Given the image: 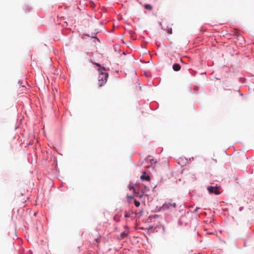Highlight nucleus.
Instances as JSON below:
<instances>
[{"instance_id": "nucleus-6", "label": "nucleus", "mask_w": 254, "mask_h": 254, "mask_svg": "<svg viewBox=\"0 0 254 254\" xmlns=\"http://www.w3.org/2000/svg\"><path fill=\"white\" fill-rule=\"evenodd\" d=\"M144 7L146 9L148 10H152V6L149 4H144Z\"/></svg>"}, {"instance_id": "nucleus-7", "label": "nucleus", "mask_w": 254, "mask_h": 254, "mask_svg": "<svg viewBox=\"0 0 254 254\" xmlns=\"http://www.w3.org/2000/svg\"><path fill=\"white\" fill-rule=\"evenodd\" d=\"M134 203L135 206L137 207H139L140 205V202L136 200H134Z\"/></svg>"}, {"instance_id": "nucleus-5", "label": "nucleus", "mask_w": 254, "mask_h": 254, "mask_svg": "<svg viewBox=\"0 0 254 254\" xmlns=\"http://www.w3.org/2000/svg\"><path fill=\"white\" fill-rule=\"evenodd\" d=\"M181 68L180 65L178 64H175L173 65V69L176 71H179Z\"/></svg>"}, {"instance_id": "nucleus-11", "label": "nucleus", "mask_w": 254, "mask_h": 254, "mask_svg": "<svg viewBox=\"0 0 254 254\" xmlns=\"http://www.w3.org/2000/svg\"><path fill=\"white\" fill-rule=\"evenodd\" d=\"M125 217H129L130 214L129 213H127V212H125Z\"/></svg>"}, {"instance_id": "nucleus-9", "label": "nucleus", "mask_w": 254, "mask_h": 254, "mask_svg": "<svg viewBox=\"0 0 254 254\" xmlns=\"http://www.w3.org/2000/svg\"><path fill=\"white\" fill-rule=\"evenodd\" d=\"M133 198V196H128V195L127 196V200L128 201L132 199Z\"/></svg>"}, {"instance_id": "nucleus-3", "label": "nucleus", "mask_w": 254, "mask_h": 254, "mask_svg": "<svg viewBox=\"0 0 254 254\" xmlns=\"http://www.w3.org/2000/svg\"><path fill=\"white\" fill-rule=\"evenodd\" d=\"M219 187H209L207 189L208 191L210 193H214L215 194L218 195L220 194V192L218 190Z\"/></svg>"}, {"instance_id": "nucleus-2", "label": "nucleus", "mask_w": 254, "mask_h": 254, "mask_svg": "<svg viewBox=\"0 0 254 254\" xmlns=\"http://www.w3.org/2000/svg\"><path fill=\"white\" fill-rule=\"evenodd\" d=\"M176 203L170 200L169 202H166L162 206L163 210L170 209L171 210H175Z\"/></svg>"}, {"instance_id": "nucleus-13", "label": "nucleus", "mask_w": 254, "mask_h": 254, "mask_svg": "<svg viewBox=\"0 0 254 254\" xmlns=\"http://www.w3.org/2000/svg\"><path fill=\"white\" fill-rule=\"evenodd\" d=\"M145 167H146V168H148V167H149V166H145Z\"/></svg>"}, {"instance_id": "nucleus-4", "label": "nucleus", "mask_w": 254, "mask_h": 254, "mask_svg": "<svg viewBox=\"0 0 254 254\" xmlns=\"http://www.w3.org/2000/svg\"><path fill=\"white\" fill-rule=\"evenodd\" d=\"M140 179L142 181H149L150 180V177L149 175H146L145 172H143L142 175L140 177Z\"/></svg>"}, {"instance_id": "nucleus-1", "label": "nucleus", "mask_w": 254, "mask_h": 254, "mask_svg": "<svg viewBox=\"0 0 254 254\" xmlns=\"http://www.w3.org/2000/svg\"><path fill=\"white\" fill-rule=\"evenodd\" d=\"M95 64L99 67L98 69L99 75L98 79V85L101 87L106 83L108 77V74L104 72V71L105 70V68L104 67H102L98 63H95Z\"/></svg>"}, {"instance_id": "nucleus-8", "label": "nucleus", "mask_w": 254, "mask_h": 254, "mask_svg": "<svg viewBox=\"0 0 254 254\" xmlns=\"http://www.w3.org/2000/svg\"><path fill=\"white\" fill-rule=\"evenodd\" d=\"M128 189H129L130 190H133V192H134V193H135V189H134V187L133 186H130V185H128Z\"/></svg>"}, {"instance_id": "nucleus-10", "label": "nucleus", "mask_w": 254, "mask_h": 254, "mask_svg": "<svg viewBox=\"0 0 254 254\" xmlns=\"http://www.w3.org/2000/svg\"><path fill=\"white\" fill-rule=\"evenodd\" d=\"M127 234L125 232H124L121 233V237L124 238L125 236H127Z\"/></svg>"}, {"instance_id": "nucleus-12", "label": "nucleus", "mask_w": 254, "mask_h": 254, "mask_svg": "<svg viewBox=\"0 0 254 254\" xmlns=\"http://www.w3.org/2000/svg\"><path fill=\"white\" fill-rule=\"evenodd\" d=\"M144 194V192L141 191L140 192H138V195L139 196H142Z\"/></svg>"}]
</instances>
